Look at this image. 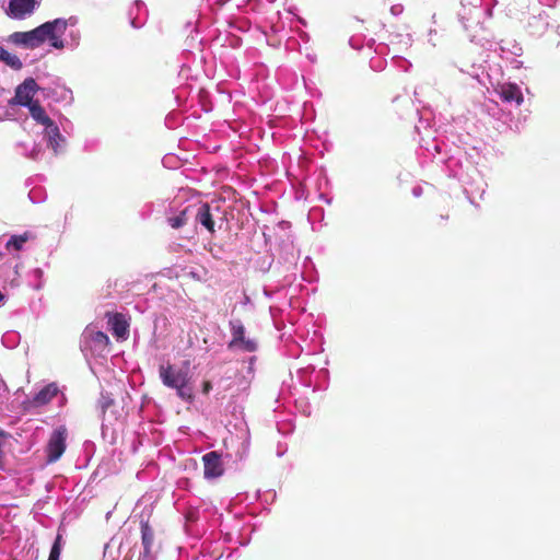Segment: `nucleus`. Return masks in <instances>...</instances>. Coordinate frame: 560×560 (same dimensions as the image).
Listing matches in <instances>:
<instances>
[{
    "label": "nucleus",
    "mask_w": 560,
    "mask_h": 560,
    "mask_svg": "<svg viewBox=\"0 0 560 560\" xmlns=\"http://www.w3.org/2000/svg\"><path fill=\"white\" fill-rule=\"evenodd\" d=\"M547 22L541 16H532L528 21V28L533 35L540 36L546 30Z\"/></svg>",
    "instance_id": "20"
},
{
    "label": "nucleus",
    "mask_w": 560,
    "mask_h": 560,
    "mask_svg": "<svg viewBox=\"0 0 560 560\" xmlns=\"http://www.w3.org/2000/svg\"><path fill=\"white\" fill-rule=\"evenodd\" d=\"M109 343L108 336L98 330L88 327L83 332L82 347L94 353H102Z\"/></svg>",
    "instance_id": "10"
},
{
    "label": "nucleus",
    "mask_w": 560,
    "mask_h": 560,
    "mask_svg": "<svg viewBox=\"0 0 560 560\" xmlns=\"http://www.w3.org/2000/svg\"><path fill=\"white\" fill-rule=\"evenodd\" d=\"M109 324L112 325L113 334L118 338H126L128 335V323L125 319L124 315L115 314L110 319Z\"/></svg>",
    "instance_id": "16"
},
{
    "label": "nucleus",
    "mask_w": 560,
    "mask_h": 560,
    "mask_svg": "<svg viewBox=\"0 0 560 560\" xmlns=\"http://www.w3.org/2000/svg\"><path fill=\"white\" fill-rule=\"evenodd\" d=\"M210 252H211V254H212V256H213V257H219V255H218V250H214V252H213V249H212V248H210Z\"/></svg>",
    "instance_id": "33"
},
{
    "label": "nucleus",
    "mask_w": 560,
    "mask_h": 560,
    "mask_svg": "<svg viewBox=\"0 0 560 560\" xmlns=\"http://www.w3.org/2000/svg\"><path fill=\"white\" fill-rule=\"evenodd\" d=\"M314 371V368L307 366L305 369H300L298 373L303 377L305 374H311Z\"/></svg>",
    "instance_id": "30"
},
{
    "label": "nucleus",
    "mask_w": 560,
    "mask_h": 560,
    "mask_svg": "<svg viewBox=\"0 0 560 560\" xmlns=\"http://www.w3.org/2000/svg\"><path fill=\"white\" fill-rule=\"evenodd\" d=\"M40 288H42V283L40 282L35 285V289H37V290H39Z\"/></svg>",
    "instance_id": "37"
},
{
    "label": "nucleus",
    "mask_w": 560,
    "mask_h": 560,
    "mask_svg": "<svg viewBox=\"0 0 560 560\" xmlns=\"http://www.w3.org/2000/svg\"><path fill=\"white\" fill-rule=\"evenodd\" d=\"M194 217L192 222L195 225H200L209 233L214 234V220L211 207L207 202H197L192 205Z\"/></svg>",
    "instance_id": "11"
},
{
    "label": "nucleus",
    "mask_w": 560,
    "mask_h": 560,
    "mask_svg": "<svg viewBox=\"0 0 560 560\" xmlns=\"http://www.w3.org/2000/svg\"><path fill=\"white\" fill-rule=\"evenodd\" d=\"M31 114V117L43 127L47 126L52 119L47 115L44 107L38 103H34L27 107Z\"/></svg>",
    "instance_id": "17"
},
{
    "label": "nucleus",
    "mask_w": 560,
    "mask_h": 560,
    "mask_svg": "<svg viewBox=\"0 0 560 560\" xmlns=\"http://www.w3.org/2000/svg\"><path fill=\"white\" fill-rule=\"evenodd\" d=\"M5 295L0 291V305L3 304Z\"/></svg>",
    "instance_id": "32"
},
{
    "label": "nucleus",
    "mask_w": 560,
    "mask_h": 560,
    "mask_svg": "<svg viewBox=\"0 0 560 560\" xmlns=\"http://www.w3.org/2000/svg\"><path fill=\"white\" fill-rule=\"evenodd\" d=\"M141 546L138 560H156L159 546L155 544L154 530L148 521H141Z\"/></svg>",
    "instance_id": "5"
},
{
    "label": "nucleus",
    "mask_w": 560,
    "mask_h": 560,
    "mask_svg": "<svg viewBox=\"0 0 560 560\" xmlns=\"http://www.w3.org/2000/svg\"><path fill=\"white\" fill-rule=\"evenodd\" d=\"M40 153H42L40 148L35 144L28 153H25V155L32 160H39Z\"/></svg>",
    "instance_id": "25"
},
{
    "label": "nucleus",
    "mask_w": 560,
    "mask_h": 560,
    "mask_svg": "<svg viewBox=\"0 0 560 560\" xmlns=\"http://www.w3.org/2000/svg\"><path fill=\"white\" fill-rule=\"evenodd\" d=\"M39 90L40 88L38 86L36 81L33 78H27L16 86L15 94L11 103L23 107H28L37 102L33 98L36 92Z\"/></svg>",
    "instance_id": "6"
},
{
    "label": "nucleus",
    "mask_w": 560,
    "mask_h": 560,
    "mask_svg": "<svg viewBox=\"0 0 560 560\" xmlns=\"http://www.w3.org/2000/svg\"><path fill=\"white\" fill-rule=\"evenodd\" d=\"M62 549V536L61 534H57L55 541L51 546L48 560H59L60 553Z\"/></svg>",
    "instance_id": "21"
},
{
    "label": "nucleus",
    "mask_w": 560,
    "mask_h": 560,
    "mask_svg": "<svg viewBox=\"0 0 560 560\" xmlns=\"http://www.w3.org/2000/svg\"><path fill=\"white\" fill-rule=\"evenodd\" d=\"M42 0H10L5 13L14 20H24L31 16L40 5Z\"/></svg>",
    "instance_id": "7"
},
{
    "label": "nucleus",
    "mask_w": 560,
    "mask_h": 560,
    "mask_svg": "<svg viewBox=\"0 0 560 560\" xmlns=\"http://www.w3.org/2000/svg\"><path fill=\"white\" fill-rule=\"evenodd\" d=\"M28 197L32 199V201H34L32 191L28 194Z\"/></svg>",
    "instance_id": "39"
},
{
    "label": "nucleus",
    "mask_w": 560,
    "mask_h": 560,
    "mask_svg": "<svg viewBox=\"0 0 560 560\" xmlns=\"http://www.w3.org/2000/svg\"><path fill=\"white\" fill-rule=\"evenodd\" d=\"M422 194H423V190H422V187H421V186H415V187L412 188V195H413V197L418 198V197H420Z\"/></svg>",
    "instance_id": "29"
},
{
    "label": "nucleus",
    "mask_w": 560,
    "mask_h": 560,
    "mask_svg": "<svg viewBox=\"0 0 560 560\" xmlns=\"http://www.w3.org/2000/svg\"><path fill=\"white\" fill-rule=\"evenodd\" d=\"M434 150H435L436 152H440V150H441V149H440V145H439V144H434Z\"/></svg>",
    "instance_id": "36"
},
{
    "label": "nucleus",
    "mask_w": 560,
    "mask_h": 560,
    "mask_svg": "<svg viewBox=\"0 0 560 560\" xmlns=\"http://www.w3.org/2000/svg\"><path fill=\"white\" fill-rule=\"evenodd\" d=\"M436 35V30L434 28H430L429 32H428V43L432 46V47H435L436 46V43L433 40V37Z\"/></svg>",
    "instance_id": "27"
},
{
    "label": "nucleus",
    "mask_w": 560,
    "mask_h": 560,
    "mask_svg": "<svg viewBox=\"0 0 560 560\" xmlns=\"http://www.w3.org/2000/svg\"><path fill=\"white\" fill-rule=\"evenodd\" d=\"M194 209L192 205L186 206L178 214L167 218V223L173 229H180L182 226L192 222Z\"/></svg>",
    "instance_id": "15"
},
{
    "label": "nucleus",
    "mask_w": 560,
    "mask_h": 560,
    "mask_svg": "<svg viewBox=\"0 0 560 560\" xmlns=\"http://www.w3.org/2000/svg\"><path fill=\"white\" fill-rule=\"evenodd\" d=\"M141 10H145V4L141 0H136L131 9L129 10L130 24L133 28H140L144 21L138 18Z\"/></svg>",
    "instance_id": "18"
},
{
    "label": "nucleus",
    "mask_w": 560,
    "mask_h": 560,
    "mask_svg": "<svg viewBox=\"0 0 560 560\" xmlns=\"http://www.w3.org/2000/svg\"><path fill=\"white\" fill-rule=\"evenodd\" d=\"M210 252H211V254H212V256H213V257H219V255H218V250H214V252H213V249H212V248H210Z\"/></svg>",
    "instance_id": "34"
},
{
    "label": "nucleus",
    "mask_w": 560,
    "mask_h": 560,
    "mask_svg": "<svg viewBox=\"0 0 560 560\" xmlns=\"http://www.w3.org/2000/svg\"><path fill=\"white\" fill-rule=\"evenodd\" d=\"M159 376L163 385L175 389L182 400L186 402L194 400V390L189 385V376L186 370L176 368L170 363L161 364L159 368Z\"/></svg>",
    "instance_id": "3"
},
{
    "label": "nucleus",
    "mask_w": 560,
    "mask_h": 560,
    "mask_svg": "<svg viewBox=\"0 0 560 560\" xmlns=\"http://www.w3.org/2000/svg\"><path fill=\"white\" fill-rule=\"evenodd\" d=\"M497 94L500 98L509 104L520 106L524 102V96L521 86L513 82H504L497 86Z\"/></svg>",
    "instance_id": "12"
},
{
    "label": "nucleus",
    "mask_w": 560,
    "mask_h": 560,
    "mask_svg": "<svg viewBox=\"0 0 560 560\" xmlns=\"http://www.w3.org/2000/svg\"><path fill=\"white\" fill-rule=\"evenodd\" d=\"M231 331V340L228 349L231 351L255 352L258 349V342L254 338L245 336L246 329L242 320L238 318L231 319L229 323Z\"/></svg>",
    "instance_id": "4"
},
{
    "label": "nucleus",
    "mask_w": 560,
    "mask_h": 560,
    "mask_svg": "<svg viewBox=\"0 0 560 560\" xmlns=\"http://www.w3.org/2000/svg\"><path fill=\"white\" fill-rule=\"evenodd\" d=\"M431 20H432V23H433V24H435V23H436V14H435V13L432 15Z\"/></svg>",
    "instance_id": "35"
},
{
    "label": "nucleus",
    "mask_w": 560,
    "mask_h": 560,
    "mask_svg": "<svg viewBox=\"0 0 560 560\" xmlns=\"http://www.w3.org/2000/svg\"><path fill=\"white\" fill-rule=\"evenodd\" d=\"M255 361H256V357H250L249 360H248V373L249 374H253L254 373V364H255Z\"/></svg>",
    "instance_id": "28"
},
{
    "label": "nucleus",
    "mask_w": 560,
    "mask_h": 560,
    "mask_svg": "<svg viewBox=\"0 0 560 560\" xmlns=\"http://www.w3.org/2000/svg\"><path fill=\"white\" fill-rule=\"evenodd\" d=\"M27 234H23V235H13L10 237V240L7 242V248L8 249H15V250H20L22 249L24 243L27 241Z\"/></svg>",
    "instance_id": "22"
},
{
    "label": "nucleus",
    "mask_w": 560,
    "mask_h": 560,
    "mask_svg": "<svg viewBox=\"0 0 560 560\" xmlns=\"http://www.w3.org/2000/svg\"><path fill=\"white\" fill-rule=\"evenodd\" d=\"M492 5H483L481 0H472L470 2H462V9L458 12L459 21L463 28L471 43H476L482 47L491 46V39L488 30L485 26L487 19L491 18L492 7L497 4L492 0Z\"/></svg>",
    "instance_id": "2"
},
{
    "label": "nucleus",
    "mask_w": 560,
    "mask_h": 560,
    "mask_svg": "<svg viewBox=\"0 0 560 560\" xmlns=\"http://www.w3.org/2000/svg\"><path fill=\"white\" fill-rule=\"evenodd\" d=\"M404 12V7L402 4H394L392 5L390 8V13L395 16H398L400 15L401 13Z\"/></svg>",
    "instance_id": "26"
},
{
    "label": "nucleus",
    "mask_w": 560,
    "mask_h": 560,
    "mask_svg": "<svg viewBox=\"0 0 560 560\" xmlns=\"http://www.w3.org/2000/svg\"><path fill=\"white\" fill-rule=\"evenodd\" d=\"M43 138L47 148L52 150L55 155L65 152L67 139L61 135L59 126L54 120L44 127Z\"/></svg>",
    "instance_id": "8"
},
{
    "label": "nucleus",
    "mask_w": 560,
    "mask_h": 560,
    "mask_svg": "<svg viewBox=\"0 0 560 560\" xmlns=\"http://www.w3.org/2000/svg\"><path fill=\"white\" fill-rule=\"evenodd\" d=\"M32 276L35 278V279H38L40 280L42 277H43V270L40 268H35L33 271H32Z\"/></svg>",
    "instance_id": "31"
},
{
    "label": "nucleus",
    "mask_w": 560,
    "mask_h": 560,
    "mask_svg": "<svg viewBox=\"0 0 560 560\" xmlns=\"http://www.w3.org/2000/svg\"><path fill=\"white\" fill-rule=\"evenodd\" d=\"M19 338L20 337L16 332L10 331L2 336V343L8 348H13L16 345Z\"/></svg>",
    "instance_id": "24"
},
{
    "label": "nucleus",
    "mask_w": 560,
    "mask_h": 560,
    "mask_svg": "<svg viewBox=\"0 0 560 560\" xmlns=\"http://www.w3.org/2000/svg\"><path fill=\"white\" fill-rule=\"evenodd\" d=\"M66 436L67 430L63 427L56 429L48 441L47 444V462L55 463L57 462L66 450Z\"/></svg>",
    "instance_id": "9"
},
{
    "label": "nucleus",
    "mask_w": 560,
    "mask_h": 560,
    "mask_svg": "<svg viewBox=\"0 0 560 560\" xmlns=\"http://www.w3.org/2000/svg\"><path fill=\"white\" fill-rule=\"evenodd\" d=\"M205 477L207 479L218 478L223 474L221 456L217 452H209L202 456Z\"/></svg>",
    "instance_id": "13"
},
{
    "label": "nucleus",
    "mask_w": 560,
    "mask_h": 560,
    "mask_svg": "<svg viewBox=\"0 0 560 560\" xmlns=\"http://www.w3.org/2000/svg\"><path fill=\"white\" fill-rule=\"evenodd\" d=\"M58 394V387L55 383L48 384L39 389L32 399L34 407H42L51 401V399Z\"/></svg>",
    "instance_id": "14"
},
{
    "label": "nucleus",
    "mask_w": 560,
    "mask_h": 560,
    "mask_svg": "<svg viewBox=\"0 0 560 560\" xmlns=\"http://www.w3.org/2000/svg\"><path fill=\"white\" fill-rule=\"evenodd\" d=\"M68 24L74 25L75 19L70 18L69 20H66L59 18L52 21H47L34 30L12 33L9 40L12 44L26 49L37 48L48 40L52 48L62 49L65 47V42L61 36L65 34Z\"/></svg>",
    "instance_id": "1"
},
{
    "label": "nucleus",
    "mask_w": 560,
    "mask_h": 560,
    "mask_svg": "<svg viewBox=\"0 0 560 560\" xmlns=\"http://www.w3.org/2000/svg\"><path fill=\"white\" fill-rule=\"evenodd\" d=\"M98 405L105 418L108 409L114 405V399L108 394L102 393Z\"/></svg>",
    "instance_id": "23"
},
{
    "label": "nucleus",
    "mask_w": 560,
    "mask_h": 560,
    "mask_svg": "<svg viewBox=\"0 0 560 560\" xmlns=\"http://www.w3.org/2000/svg\"><path fill=\"white\" fill-rule=\"evenodd\" d=\"M0 61H3L7 66L14 70H20L23 67L21 59L16 55L9 52L2 46H0Z\"/></svg>",
    "instance_id": "19"
},
{
    "label": "nucleus",
    "mask_w": 560,
    "mask_h": 560,
    "mask_svg": "<svg viewBox=\"0 0 560 560\" xmlns=\"http://www.w3.org/2000/svg\"><path fill=\"white\" fill-rule=\"evenodd\" d=\"M483 194H485V188L482 187V188L480 189V197H481Z\"/></svg>",
    "instance_id": "38"
}]
</instances>
